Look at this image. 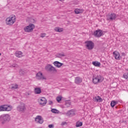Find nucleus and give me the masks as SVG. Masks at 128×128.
Returning <instances> with one entry per match:
<instances>
[{"label":"nucleus","mask_w":128,"mask_h":128,"mask_svg":"<svg viewBox=\"0 0 128 128\" xmlns=\"http://www.w3.org/2000/svg\"><path fill=\"white\" fill-rule=\"evenodd\" d=\"M123 78H126V80H128V73H125L123 75Z\"/></svg>","instance_id":"a878e982"},{"label":"nucleus","mask_w":128,"mask_h":128,"mask_svg":"<svg viewBox=\"0 0 128 128\" xmlns=\"http://www.w3.org/2000/svg\"><path fill=\"white\" fill-rule=\"evenodd\" d=\"M48 127L49 128H54V124H49Z\"/></svg>","instance_id":"2f4dec72"},{"label":"nucleus","mask_w":128,"mask_h":128,"mask_svg":"<svg viewBox=\"0 0 128 128\" xmlns=\"http://www.w3.org/2000/svg\"><path fill=\"white\" fill-rule=\"evenodd\" d=\"M10 115L8 114L4 115L3 116H1L0 117V120L2 124H4L6 122H10Z\"/></svg>","instance_id":"423d86ee"},{"label":"nucleus","mask_w":128,"mask_h":128,"mask_svg":"<svg viewBox=\"0 0 128 128\" xmlns=\"http://www.w3.org/2000/svg\"><path fill=\"white\" fill-rule=\"evenodd\" d=\"M82 12V10H81V12Z\"/></svg>","instance_id":"79ce46f5"},{"label":"nucleus","mask_w":128,"mask_h":128,"mask_svg":"<svg viewBox=\"0 0 128 128\" xmlns=\"http://www.w3.org/2000/svg\"><path fill=\"white\" fill-rule=\"evenodd\" d=\"M54 30L56 32H64V28H60V27H56L54 28Z\"/></svg>","instance_id":"aec40b11"},{"label":"nucleus","mask_w":128,"mask_h":128,"mask_svg":"<svg viewBox=\"0 0 128 128\" xmlns=\"http://www.w3.org/2000/svg\"><path fill=\"white\" fill-rule=\"evenodd\" d=\"M116 18V14L114 13H109L107 16V20L110 22L114 20Z\"/></svg>","instance_id":"0eeeda50"},{"label":"nucleus","mask_w":128,"mask_h":128,"mask_svg":"<svg viewBox=\"0 0 128 128\" xmlns=\"http://www.w3.org/2000/svg\"><path fill=\"white\" fill-rule=\"evenodd\" d=\"M66 124V122H62V126H64V124Z\"/></svg>","instance_id":"f704fd0d"},{"label":"nucleus","mask_w":128,"mask_h":128,"mask_svg":"<svg viewBox=\"0 0 128 128\" xmlns=\"http://www.w3.org/2000/svg\"><path fill=\"white\" fill-rule=\"evenodd\" d=\"M12 110V106L10 105H2L0 106V112H10Z\"/></svg>","instance_id":"39448f33"},{"label":"nucleus","mask_w":128,"mask_h":128,"mask_svg":"<svg viewBox=\"0 0 128 128\" xmlns=\"http://www.w3.org/2000/svg\"><path fill=\"white\" fill-rule=\"evenodd\" d=\"M70 102H67L66 103V106L68 107L70 106Z\"/></svg>","instance_id":"473e14b6"},{"label":"nucleus","mask_w":128,"mask_h":128,"mask_svg":"<svg viewBox=\"0 0 128 128\" xmlns=\"http://www.w3.org/2000/svg\"><path fill=\"white\" fill-rule=\"evenodd\" d=\"M86 44L87 48L89 50H92L94 46V44L92 41H87Z\"/></svg>","instance_id":"1a4fd4ad"},{"label":"nucleus","mask_w":128,"mask_h":128,"mask_svg":"<svg viewBox=\"0 0 128 128\" xmlns=\"http://www.w3.org/2000/svg\"><path fill=\"white\" fill-rule=\"evenodd\" d=\"M80 122L78 121L76 123V128H80Z\"/></svg>","instance_id":"c85d7f7f"},{"label":"nucleus","mask_w":128,"mask_h":128,"mask_svg":"<svg viewBox=\"0 0 128 128\" xmlns=\"http://www.w3.org/2000/svg\"><path fill=\"white\" fill-rule=\"evenodd\" d=\"M38 102L42 106H44L45 104H46V99L44 97H42L38 99Z\"/></svg>","instance_id":"f8f14e48"},{"label":"nucleus","mask_w":128,"mask_h":128,"mask_svg":"<svg viewBox=\"0 0 128 128\" xmlns=\"http://www.w3.org/2000/svg\"><path fill=\"white\" fill-rule=\"evenodd\" d=\"M34 120L36 124H44V118L40 116H37L35 118Z\"/></svg>","instance_id":"6e6552de"},{"label":"nucleus","mask_w":128,"mask_h":128,"mask_svg":"<svg viewBox=\"0 0 128 128\" xmlns=\"http://www.w3.org/2000/svg\"><path fill=\"white\" fill-rule=\"evenodd\" d=\"M34 92L36 94H40L42 93V89L38 88H34Z\"/></svg>","instance_id":"6ab92c4d"},{"label":"nucleus","mask_w":128,"mask_h":128,"mask_svg":"<svg viewBox=\"0 0 128 128\" xmlns=\"http://www.w3.org/2000/svg\"><path fill=\"white\" fill-rule=\"evenodd\" d=\"M94 102H102V98L99 96H96L93 98Z\"/></svg>","instance_id":"f3484780"},{"label":"nucleus","mask_w":128,"mask_h":128,"mask_svg":"<svg viewBox=\"0 0 128 128\" xmlns=\"http://www.w3.org/2000/svg\"><path fill=\"white\" fill-rule=\"evenodd\" d=\"M92 64L94 66H100V62L96 61L93 62H92Z\"/></svg>","instance_id":"4be33fe9"},{"label":"nucleus","mask_w":128,"mask_h":128,"mask_svg":"<svg viewBox=\"0 0 128 128\" xmlns=\"http://www.w3.org/2000/svg\"><path fill=\"white\" fill-rule=\"evenodd\" d=\"M75 114H76V112L74 110H70L66 113V116H74Z\"/></svg>","instance_id":"2eb2a0df"},{"label":"nucleus","mask_w":128,"mask_h":128,"mask_svg":"<svg viewBox=\"0 0 128 128\" xmlns=\"http://www.w3.org/2000/svg\"><path fill=\"white\" fill-rule=\"evenodd\" d=\"M15 56L17 58H22L24 56V54L20 51H16L15 53Z\"/></svg>","instance_id":"a211bd4d"},{"label":"nucleus","mask_w":128,"mask_h":128,"mask_svg":"<svg viewBox=\"0 0 128 128\" xmlns=\"http://www.w3.org/2000/svg\"><path fill=\"white\" fill-rule=\"evenodd\" d=\"M18 88V86L16 84H15L14 85H13L12 87L11 88H13L14 90H16V88Z\"/></svg>","instance_id":"bb28decb"},{"label":"nucleus","mask_w":128,"mask_h":128,"mask_svg":"<svg viewBox=\"0 0 128 128\" xmlns=\"http://www.w3.org/2000/svg\"><path fill=\"white\" fill-rule=\"evenodd\" d=\"M58 56H59V58H62L64 56H66V55H64V54H59Z\"/></svg>","instance_id":"c756f323"},{"label":"nucleus","mask_w":128,"mask_h":128,"mask_svg":"<svg viewBox=\"0 0 128 128\" xmlns=\"http://www.w3.org/2000/svg\"><path fill=\"white\" fill-rule=\"evenodd\" d=\"M102 34H104V32L101 30H96L94 33V34L95 36V38H100V36H102Z\"/></svg>","instance_id":"9d476101"},{"label":"nucleus","mask_w":128,"mask_h":128,"mask_svg":"<svg viewBox=\"0 0 128 128\" xmlns=\"http://www.w3.org/2000/svg\"><path fill=\"white\" fill-rule=\"evenodd\" d=\"M62 96H57L56 100H57L58 102H60V100H62Z\"/></svg>","instance_id":"393cba45"},{"label":"nucleus","mask_w":128,"mask_h":128,"mask_svg":"<svg viewBox=\"0 0 128 128\" xmlns=\"http://www.w3.org/2000/svg\"><path fill=\"white\" fill-rule=\"evenodd\" d=\"M45 70L47 72H52V74H56V72H58V70L54 66H52V65L50 64H48L46 65L45 66Z\"/></svg>","instance_id":"f03ea898"},{"label":"nucleus","mask_w":128,"mask_h":128,"mask_svg":"<svg viewBox=\"0 0 128 128\" xmlns=\"http://www.w3.org/2000/svg\"><path fill=\"white\" fill-rule=\"evenodd\" d=\"M76 84H80V78L77 77L75 80Z\"/></svg>","instance_id":"cd10ccee"},{"label":"nucleus","mask_w":128,"mask_h":128,"mask_svg":"<svg viewBox=\"0 0 128 128\" xmlns=\"http://www.w3.org/2000/svg\"><path fill=\"white\" fill-rule=\"evenodd\" d=\"M12 66H13V68H16V67H18V65L16 64H14L12 65Z\"/></svg>","instance_id":"72a5a7b5"},{"label":"nucleus","mask_w":128,"mask_h":128,"mask_svg":"<svg viewBox=\"0 0 128 128\" xmlns=\"http://www.w3.org/2000/svg\"><path fill=\"white\" fill-rule=\"evenodd\" d=\"M54 66H56V68H62V66H64V64L58 62V61H55L53 62Z\"/></svg>","instance_id":"4468645a"},{"label":"nucleus","mask_w":128,"mask_h":128,"mask_svg":"<svg viewBox=\"0 0 128 128\" xmlns=\"http://www.w3.org/2000/svg\"><path fill=\"white\" fill-rule=\"evenodd\" d=\"M16 22V16L15 15H11L6 20V24L7 26H12Z\"/></svg>","instance_id":"f257e3e1"},{"label":"nucleus","mask_w":128,"mask_h":128,"mask_svg":"<svg viewBox=\"0 0 128 128\" xmlns=\"http://www.w3.org/2000/svg\"><path fill=\"white\" fill-rule=\"evenodd\" d=\"M36 78L37 80H46V76H44V74H42V73L40 72H38L36 74Z\"/></svg>","instance_id":"9b49d317"},{"label":"nucleus","mask_w":128,"mask_h":128,"mask_svg":"<svg viewBox=\"0 0 128 128\" xmlns=\"http://www.w3.org/2000/svg\"><path fill=\"white\" fill-rule=\"evenodd\" d=\"M104 78L100 74L96 76H94L92 78V82L94 84H96L100 82H104Z\"/></svg>","instance_id":"7ed1b4c3"},{"label":"nucleus","mask_w":128,"mask_h":128,"mask_svg":"<svg viewBox=\"0 0 128 128\" xmlns=\"http://www.w3.org/2000/svg\"><path fill=\"white\" fill-rule=\"evenodd\" d=\"M113 55L116 60H120V53L118 51H114L113 52Z\"/></svg>","instance_id":"dca6fc26"},{"label":"nucleus","mask_w":128,"mask_h":128,"mask_svg":"<svg viewBox=\"0 0 128 128\" xmlns=\"http://www.w3.org/2000/svg\"><path fill=\"white\" fill-rule=\"evenodd\" d=\"M28 96H30V94L29 93H28Z\"/></svg>","instance_id":"ea45409f"},{"label":"nucleus","mask_w":128,"mask_h":128,"mask_svg":"<svg viewBox=\"0 0 128 128\" xmlns=\"http://www.w3.org/2000/svg\"><path fill=\"white\" fill-rule=\"evenodd\" d=\"M118 104V101L112 100L110 102V106L112 108H114V106Z\"/></svg>","instance_id":"412c9836"},{"label":"nucleus","mask_w":128,"mask_h":128,"mask_svg":"<svg viewBox=\"0 0 128 128\" xmlns=\"http://www.w3.org/2000/svg\"><path fill=\"white\" fill-rule=\"evenodd\" d=\"M74 12L76 14H80V10L78 8H76L74 10Z\"/></svg>","instance_id":"b1692460"},{"label":"nucleus","mask_w":128,"mask_h":128,"mask_svg":"<svg viewBox=\"0 0 128 128\" xmlns=\"http://www.w3.org/2000/svg\"><path fill=\"white\" fill-rule=\"evenodd\" d=\"M122 54H124V53H122Z\"/></svg>","instance_id":"a19ab883"},{"label":"nucleus","mask_w":128,"mask_h":128,"mask_svg":"<svg viewBox=\"0 0 128 128\" xmlns=\"http://www.w3.org/2000/svg\"><path fill=\"white\" fill-rule=\"evenodd\" d=\"M46 36V33H42L40 34V37L41 38H44Z\"/></svg>","instance_id":"7c9ffc66"},{"label":"nucleus","mask_w":128,"mask_h":128,"mask_svg":"<svg viewBox=\"0 0 128 128\" xmlns=\"http://www.w3.org/2000/svg\"><path fill=\"white\" fill-rule=\"evenodd\" d=\"M34 28H36L34 24H30L28 26H24V30L25 32H32L34 30Z\"/></svg>","instance_id":"20e7f679"},{"label":"nucleus","mask_w":128,"mask_h":128,"mask_svg":"<svg viewBox=\"0 0 128 128\" xmlns=\"http://www.w3.org/2000/svg\"><path fill=\"white\" fill-rule=\"evenodd\" d=\"M58 0L59 2H64L66 0Z\"/></svg>","instance_id":"e433bc0d"},{"label":"nucleus","mask_w":128,"mask_h":128,"mask_svg":"<svg viewBox=\"0 0 128 128\" xmlns=\"http://www.w3.org/2000/svg\"><path fill=\"white\" fill-rule=\"evenodd\" d=\"M0 56H2V53H0Z\"/></svg>","instance_id":"58836bf2"},{"label":"nucleus","mask_w":128,"mask_h":128,"mask_svg":"<svg viewBox=\"0 0 128 128\" xmlns=\"http://www.w3.org/2000/svg\"><path fill=\"white\" fill-rule=\"evenodd\" d=\"M82 126V122H80V126Z\"/></svg>","instance_id":"4c0bfd02"},{"label":"nucleus","mask_w":128,"mask_h":128,"mask_svg":"<svg viewBox=\"0 0 128 128\" xmlns=\"http://www.w3.org/2000/svg\"><path fill=\"white\" fill-rule=\"evenodd\" d=\"M49 104H52V101H49Z\"/></svg>","instance_id":"c9c22d12"},{"label":"nucleus","mask_w":128,"mask_h":128,"mask_svg":"<svg viewBox=\"0 0 128 128\" xmlns=\"http://www.w3.org/2000/svg\"><path fill=\"white\" fill-rule=\"evenodd\" d=\"M51 112H53V114H59L60 111L56 109V108H53L51 110Z\"/></svg>","instance_id":"5701e85b"},{"label":"nucleus","mask_w":128,"mask_h":128,"mask_svg":"<svg viewBox=\"0 0 128 128\" xmlns=\"http://www.w3.org/2000/svg\"><path fill=\"white\" fill-rule=\"evenodd\" d=\"M19 112H24L26 110V104L24 103L20 104L17 108Z\"/></svg>","instance_id":"ddd939ff"}]
</instances>
